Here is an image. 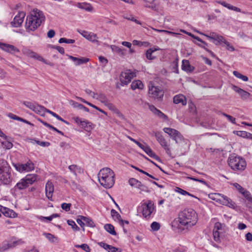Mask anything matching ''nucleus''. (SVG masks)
<instances>
[{"label": "nucleus", "instance_id": "nucleus-1", "mask_svg": "<svg viewBox=\"0 0 252 252\" xmlns=\"http://www.w3.org/2000/svg\"><path fill=\"white\" fill-rule=\"evenodd\" d=\"M177 226L179 231H182L191 227L197 222L198 217L196 212L192 209H185L179 214Z\"/></svg>", "mask_w": 252, "mask_h": 252}, {"label": "nucleus", "instance_id": "nucleus-2", "mask_svg": "<svg viewBox=\"0 0 252 252\" xmlns=\"http://www.w3.org/2000/svg\"><path fill=\"white\" fill-rule=\"evenodd\" d=\"M45 17L42 11L34 9L30 15L27 17L26 29L28 32L35 31L45 21Z\"/></svg>", "mask_w": 252, "mask_h": 252}, {"label": "nucleus", "instance_id": "nucleus-3", "mask_svg": "<svg viewBox=\"0 0 252 252\" xmlns=\"http://www.w3.org/2000/svg\"><path fill=\"white\" fill-rule=\"evenodd\" d=\"M98 181L100 185L106 189L112 188L115 183V173L108 167L101 169L98 175Z\"/></svg>", "mask_w": 252, "mask_h": 252}, {"label": "nucleus", "instance_id": "nucleus-4", "mask_svg": "<svg viewBox=\"0 0 252 252\" xmlns=\"http://www.w3.org/2000/svg\"><path fill=\"white\" fill-rule=\"evenodd\" d=\"M1 164L0 166V182L3 185H8L12 181L10 167L4 160H2Z\"/></svg>", "mask_w": 252, "mask_h": 252}, {"label": "nucleus", "instance_id": "nucleus-5", "mask_svg": "<svg viewBox=\"0 0 252 252\" xmlns=\"http://www.w3.org/2000/svg\"><path fill=\"white\" fill-rule=\"evenodd\" d=\"M229 166L234 170H244L246 167V162L242 158L235 154L231 155L228 159Z\"/></svg>", "mask_w": 252, "mask_h": 252}, {"label": "nucleus", "instance_id": "nucleus-6", "mask_svg": "<svg viewBox=\"0 0 252 252\" xmlns=\"http://www.w3.org/2000/svg\"><path fill=\"white\" fill-rule=\"evenodd\" d=\"M37 175L36 174H28L21 179L14 187V189L23 190L27 188L37 180Z\"/></svg>", "mask_w": 252, "mask_h": 252}, {"label": "nucleus", "instance_id": "nucleus-7", "mask_svg": "<svg viewBox=\"0 0 252 252\" xmlns=\"http://www.w3.org/2000/svg\"><path fill=\"white\" fill-rule=\"evenodd\" d=\"M142 213L145 218H149L155 209L154 203L150 200L143 203L141 206Z\"/></svg>", "mask_w": 252, "mask_h": 252}, {"label": "nucleus", "instance_id": "nucleus-8", "mask_svg": "<svg viewBox=\"0 0 252 252\" xmlns=\"http://www.w3.org/2000/svg\"><path fill=\"white\" fill-rule=\"evenodd\" d=\"M164 93L163 90L158 87L152 86L149 90V96L158 100L162 99Z\"/></svg>", "mask_w": 252, "mask_h": 252}, {"label": "nucleus", "instance_id": "nucleus-9", "mask_svg": "<svg viewBox=\"0 0 252 252\" xmlns=\"http://www.w3.org/2000/svg\"><path fill=\"white\" fill-rule=\"evenodd\" d=\"M15 169L20 172H29L33 170L34 168L33 163L30 160L23 164L16 163L14 164Z\"/></svg>", "mask_w": 252, "mask_h": 252}, {"label": "nucleus", "instance_id": "nucleus-10", "mask_svg": "<svg viewBox=\"0 0 252 252\" xmlns=\"http://www.w3.org/2000/svg\"><path fill=\"white\" fill-rule=\"evenodd\" d=\"M72 119L79 126L87 131H90L94 128L92 123L87 120L82 119L78 117H74Z\"/></svg>", "mask_w": 252, "mask_h": 252}, {"label": "nucleus", "instance_id": "nucleus-11", "mask_svg": "<svg viewBox=\"0 0 252 252\" xmlns=\"http://www.w3.org/2000/svg\"><path fill=\"white\" fill-rule=\"evenodd\" d=\"M163 131L169 134L176 143H179L182 141L183 136L177 130L169 127H165L163 128Z\"/></svg>", "mask_w": 252, "mask_h": 252}, {"label": "nucleus", "instance_id": "nucleus-12", "mask_svg": "<svg viewBox=\"0 0 252 252\" xmlns=\"http://www.w3.org/2000/svg\"><path fill=\"white\" fill-rule=\"evenodd\" d=\"M153 135L156 137L157 141L159 143L162 147L165 150L168 155H171V151L169 145L160 132H154Z\"/></svg>", "mask_w": 252, "mask_h": 252}, {"label": "nucleus", "instance_id": "nucleus-13", "mask_svg": "<svg viewBox=\"0 0 252 252\" xmlns=\"http://www.w3.org/2000/svg\"><path fill=\"white\" fill-rule=\"evenodd\" d=\"M221 196L220 199H216L217 202H219L223 205H225L229 208L235 209L236 207V203L233 201L230 198L223 194H218Z\"/></svg>", "mask_w": 252, "mask_h": 252}, {"label": "nucleus", "instance_id": "nucleus-14", "mask_svg": "<svg viewBox=\"0 0 252 252\" xmlns=\"http://www.w3.org/2000/svg\"><path fill=\"white\" fill-rule=\"evenodd\" d=\"M149 156L155 159L159 162L161 161L160 158L151 149V148L146 144H142L141 147H140Z\"/></svg>", "mask_w": 252, "mask_h": 252}, {"label": "nucleus", "instance_id": "nucleus-15", "mask_svg": "<svg viewBox=\"0 0 252 252\" xmlns=\"http://www.w3.org/2000/svg\"><path fill=\"white\" fill-rule=\"evenodd\" d=\"M0 48L9 53L14 54L17 52H19V50L14 46L6 43L0 42Z\"/></svg>", "mask_w": 252, "mask_h": 252}, {"label": "nucleus", "instance_id": "nucleus-16", "mask_svg": "<svg viewBox=\"0 0 252 252\" xmlns=\"http://www.w3.org/2000/svg\"><path fill=\"white\" fill-rule=\"evenodd\" d=\"M133 77V74L132 73L122 72L120 76L121 85L124 86L127 85L131 81Z\"/></svg>", "mask_w": 252, "mask_h": 252}, {"label": "nucleus", "instance_id": "nucleus-17", "mask_svg": "<svg viewBox=\"0 0 252 252\" xmlns=\"http://www.w3.org/2000/svg\"><path fill=\"white\" fill-rule=\"evenodd\" d=\"M78 32H79L83 37L87 39L88 40L92 41V42H97L96 34L93 33L89 32L87 31H82L80 30H77Z\"/></svg>", "mask_w": 252, "mask_h": 252}, {"label": "nucleus", "instance_id": "nucleus-18", "mask_svg": "<svg viewBox=\"0 0 252 252\" xmlns=\"http://www.w3.org/2000/svg\"><path fill=\"white\" fill-rule=\"evenodd\" d=\"M232 89L235 92L238 93L241 96V98L243 100H246L248 99L251 95V94L249 92L241 89L240 88L234 85H232Z\"/></svg>", "mask_w": 252, "mask_h": 252}, {"label": "nucleus", "instance_id": "nucleus-19", "mask_svg": "<svg viewBox=\"0 0 252 252\" xmlns=\"http://www.w3.org/2000/svg\"><path fill=\"white\" fill-rule=\"evenodd\" d=\"M25 15V13L24 12H19L14 17L13 21L11 22L12 25L15 27H18L21 26L23 22Z\"/></svg>", "mask_w": 252, "mask_h": 252}, {"label": "nucleus", "instance_id": "nucleus-20", "mask_svg": "<svg viewBox=\"0 0 252 252\" xmlns=\"http://www.w3.org/2000/svg\"><path fill=\"white\" fill-rule=\"evenodd\" d=\"M54 190V185L52 183L48 181L45 186L46 196L50 200H52V196Z\"/></svg>", "mask_w": 252, "mask_h": 252}, {"label": "nucleus", "instance_id": "nucleus-21", "mask_svg": "<svg viewBox=\"0 0 252 252\" xmlns=\"http://www.w3.org/2000/svg\"><path fill=\"white\" fill-rule=\"evenodd\" d=\"M205 36H207L209 39H213L216 41L215 44L216 45H219L223 41V37L217 34L215 32H211L210 35L203 34Z\"/></svg>", "mask_w": 252, "mask_h": 252}, {"label": "nucleus", "instance_id": "nucleus-22", "mask_svg": "<svg viewBox=\"0 0 252 252\" xmlns=\"http://www.w3.org/2000/svg\"><path fill=\"white\" fill-rule=\"evenodd\" d=\"M66 56L68 57V59L74 62L75 65H79L82 64L86 63L89 61V59L87 58L82 57L78 58L69 55H66Z\"/></svg>", "mask_w": 252, "mask_h": 252}, {"label": "nucleus", "instance_id": "nucleus-23", "mask_svg": "<svg viewBox=\"0 0 252 252\" xmlns=\"http://www.w3.org/2000/svg\"><path fill=\"white\" fill-rule=\"evenodd\" d=\"M173 102L175 104H179L181 103L183 105L187 104L186 97L183 94H180L176 95L173 98Z\"/></svg>", "mask_w": 252, "mask_h": 252}, {"label": "nucleus", "instance_id": "nucleus-24", "mask_svg": "<svg viewBox=\"0 0 252 252\" xmlns=\"http://www.w3.org/2000/svg\"><path fill=\"white\" fill-rule=\"evenodd\" d=\"M182 68L186 72H191L194 70V67L190 64L189 61L184 60L182 61Z\"/></svg>", "mask_w": 252, "mask_h": 252}, {"label": "nucleus", "instance_id": "nucleus-25", "mask_svg": "<svg viewBox=\"0 0 252 252\" xmlns=\"http://www.w3.org/2000/svg\"><path fill=\"white\" fill-rule=\"evenodd\" d=\"M216 2L219 4L222 5L224 7L227 8L229 9L232 10H234L236 12H241L240 8L235 7V6H232L231 4L226 3L224 1L216 0Z\"/></svg>", "mask_w": 252, "mask_h": 252}, {"label": "nucleus", "instance_id": "nucleus-26", "mask_svg": "<svg viewBox=\"0 0 252 252\" xmlns=\"http://www.w3.org/2000/svg\"><path fill=\"white\" fill-rule=\"evenodd\" d=\"M111 49L113 52L118 54L121 56H123L126 55V50L124 48H120L118 46L113 45L111 46Z\"/></svg>", "mask_w": 252, "mask_h": 252}, {"label": "nucleus", "instance_id": "nucleus-27", "mask_svg": "<svg viewBox=\"0 0 252 252\" xmlns=\"http://www.w3.org/2000/svg\"><path fill=\"white\" fill-rule=\"evenodd\" d=\"M144 87V85L142 82L140 80H135L132 82L131 84V88L133 90L137 89H142Z\"/></svg>", "mask_w": 252, "mask_h": 252}, {"label": "nucleus", "instance_id": "nucleus-28", "mask_svg": "<svg viewBox=\"0 0 252 252\" xmlns=\"http://www.w3.org/2000/svg\"><path fill=\"white\" fill-rule=\"evenodd\" d=\"M151 110L156 115L158 116L160 118L166 119L167 118V116L166 115L163 114L161 111L159 110L158 109L154 106L152 105L150 107Z\"/></svg>", "mask_w": 252, "mask_h": 252}, {"label": "nucleus", "instance_id": "nucleus-29", "mask_svg": "<svg viewBox=\"0 0 252 252\" xmlns=\"http://www.w3.org/2000/svg\"><path fill=\"white\" fill-rule=\"evenodd\" d=\"M68 169L75 177H77V172H81V168L77 165L72 164L68 166Z\"/></svg>", "mask_w": 252, "mask_h": 252}, {"label": "nucleus", "instance_id": "nucleus-30", "mask_svg": "<svg viewBox=\"0 0 252 252\" xmlns=\"http://www.w3.org/2000/svg\"><path fill=\"white\" fill-rule=\"evenodd\" d=\"M46 110H47V109L44 106L40 105H37L35 106L33 111L37 114H40L41 116H43L44 115V113L45 112H46Z\"/></svg>", "mask_w": 252, "mask_h": 252}, {"label": "nucleus", "instance_id": "nucleus-31", "mask_svg": "<svg viewBox=\"0 0 252 252\" xmlns=\"http://www.w3.org/2000/svg\"><path fill=\"white\" fill-rule=\"evenodd\" d=\"M2 214L7 217L15 218L17 216V214L14 211L8 208H6Z\"/></svg>", "mask_w": 252, "mask_h": 252}, {"label": "nucleus", "instance_id": "nucleus-32", "mask_svg": "<svg viewBox=\"0 0 252 252\" xmlns=\"http://www.w3.org/2000/svg\"><path fill=\"white\" fill-rule=\"evenodd\" d=\"M82 220L84 221L85 225H87L89 227H94L95 224L92 219L86 217H82Z\"/></svg>", "mask_w": 252, "mask_h": 252}, {"label": "nucleus", "instance_id": "nucleus-33", "mask_svg": "<svg viewBox=\"0 0 252 252\" xmlns=\"http://www.w3.org/2000/svg\"><path fill=\"white\" fill-rule=\"evenodd\" d=\"M28 55L31 58L35 59L38 61H42L44 63H46L45 60L41 56H40V55L33 51H29L28 52Z\"/></svg>", "mask_w": 252, "mask_h": 252}, {"label": "nucleus", "instance_id": "nucleus-34", "mask_svg": "<svg viewBox=\"0 0 252 252\" xmlns=\"http://www.w3.org/2000/svg\"><path fill=\"white\" fill-rule=\"evenodd\" d=\"M10 248H12L11 244L7 241H4L0 245V252H4Z\"/></svg>", "mask_w": 252, "mask_h": 252}, {"label": "nucleus", "instance_id": "nucleus-35", "mask_svg": "<svg viewBox=\"0 0 252 252\" xmlns=\"http://www.w3.org/2000/svg\"><path fill=\"white\" fill-rule=\"evenodd\" d=\"M104 229L110 234L113 235H116V232L115 231L114 227L111 224H109V223L106 224L104 225Z\"/></svg>", "mask_w": 252, "mask_h": 252}, {"label": "nucleus", "instance_id": "nucleus-36", "mask_svg": "<svg viewBox=\"0 0 252 252\" xmlns=\"http://www.w3.org/2000/svg\"><path fill=\"white\" fill-rule=\"evenodd\" d=\"M78 6L80 8L85 9L87 11H91L93 9L90 4L86 3H78Z\"/></svg>", "mask_w": 252, "mask_h": 252}, {"label": "nucleus", "instance_id": "nucleus-37", "mask_svg": "<svg viewBox=\"0 0 252 252\" xmlns=\"http://www.w3.org/2000/svg\"><path fill=\"white\" fill-rule=\"evenodd\" d=\"M96 99L99 100L101 103L105 104L109 100L106 97V95L102 93L97 94L96 95L95 98Z\"/></svg>", "mask_w": 252, "mask_h": 252}, {"label": "nucleus", "instance_id": "nucleus-38", "mask_svg": "<svg viewBox=\"0 0 252 252\" xmlns=\"http://www.w3.org/2000/svg\"><path fill=\"white\" fill-rule=\"evenodd\" d=\"M144 3V6L146 7H148L151 8L153 10H156L157 8V6L155 4H154V2L155 0H152L151 2H149L147 0H142Z\"/></svg>", "mask_w": 252, "mask_h": 252}, {"label": "nucleus", "instance_id": "nucleus-39", "mask_svg": "<svg viewBox=\"0 0 252 252\" xmlns=\"http://www.w3.org/2000/svg\"><path fill=\"white\" fill-rule=\"evenodd\" d=\"M233 74L236 77L240 78L244 81H248L249 80V78L247 76L243 75V74H242L241 73L237 71H234Z\"/></svg>", "mask_w": 252, "mask_h": 252}, {"label": "nucleus", "instance_id": "nucleus-40", "mask_svg": "<svg viewBox=\"0 0 252 252\" xmlns=\"http://www.w3.org/2000/svg\"><path fill=\"white\" fill-rule=\"evenodd\" d=\"M128 183L131 186L135 187L136 188H138L140 184V181L134 178H130L128 181Z\"/></svg>", "mask_w": 252, "mask_h": 252}, {"label": "nucleus", "instance_id": "nucleus-41", "mask_svg": "<svg viewBox=\"0 0 252 252\" xmlns=\"http://www.w3.org/2000/svg\"><path fill=\"white\" fill-rule=\"evenodd\" d=\"M67 224L72 227V229L75 231H79L80 228L76 225L75 221L73 220H67Z\"/></svg>", "mask_w": 252, "mask_h": 252}, {"label": "nucleus", "instance_id": "nucleus-42", "mask_svg": "<svg viewBox=\"0 0 252 252\" xmlns=\"http://www.w3.org/2000/svg\"><path fill=\"white\" fill-rule=\"evenodd\" d=\"M111 214L112 217L115 220H117L120 222V221L122 219L121 216L115 210L112 209L111 211Z\"/></svg>", "mask_w": 252, "mask_h": 252}, {"label": "nucleus", "instance_id": "nucleus-43", "mask_svg": "<svg viewBox=\"0 0 252 252\" xmlns=\"http://www.w3.org/2000/svg\"><path fill=\"white\" fill-rule=\"evenodd\" d=\"M69 185L72 189L74 190H81V186L78 185L77 183H76L73 180H71L69 183Z\"/></svg>", "mask_w": 252, "mask_h": 252}, {"label": "nucleus", "instance_id": "nucleus-44", "mask_svg": "<svg viewBox=\"0 0 252 252\" xmlns=\"http://www.w3.org/2000/svg\"><path fill=\"white\" fill-rule=\"evenodd\" d=\"M213 238L214 240L217 243L220 242V233L218 230H213Z\"/></svg>", "mask_w": 252, "mask_h": 252}, {"label": "nucleus", "instance_id": "nucleus-45", "mask_svg": "<svg viewBox=\"0 0 252 252\" xmlns=\"http://www.w3.org/2000/svg\"><path fill=\"white\" fill-rule=\"evenodd\" d=\"M59 42L60 43H65L67 44H73L75 42V40L72 39H67L64 37L61 38Z\"/></svg>", "mask_w": 252, "mask_h": 252}, {"label": "nucleus", "instance_id": "nucleus-46", "mask_svg": "<svg viewBox=\"0 0 252 252\" xmlns=\"http://www.w3.org/2000/svg\"><path fill=\"white\" fill-rule=\"evenodd\" d=\"M153 53V51L152 50V49H148L147 50L146 52V58L150 60H152L155 59V57L152 55V54Z\"/></svg>", "mask_w": 252, "mask_h": 252}, {"label": "nucleus", "instance_id": "nucleus-47", "mask_svg": "<svg viewBox=\"0 0 252 252\" xmlns=\"http://www.w3.org/2000/svg\"><path fill=\"white\" fill-rule=\"evenodd\" d=\"M75 247L81 248L86 252H90L91 251V249L90 248L89 246L86 244H83L81 245H76Z\"/></svg>", "mask_w": 252, "mask_h": 252}, {"label": "nucleus", "instance_id": "nucleus-48", "mask_svg": "<svg viewBox=\"0 0 252 252\" xmlns=\"http://www.w3.org/2000/svg\"><path fill=\"white\" fill-rule=\"evenodd\" d=\"M160 227V224L156 221H154L151 224V227L154 231H158Z\"/></svg>", "mask_w": 252, "mask_h": 252}, {"label": "nucleus", "instance_id": "nucleus-49", "mask_svg": "<svg viewBox=\"0 0 252 252\" xmlns=\"http://www.w3.org/2000/svg\"><path fill=\"white\" fill-rule=\"evenodd\" d=\"M131 167H132L133 168L135 169V170L139 171L140 172L144 174H145L147 176H148V177H150L151 178H154V177L153 176H152V175L149 174L148 173H147V172L134 166V165H131Z\"/></svg>", "mask_w": 252, "mask_h": 252}, {"label": "nucleus", "instance_id": "nucleus-50", "mask_svg": "<svg viewBox=\"0 0 252 252\" xmlns=\"http://www.w3.org/2000/svg\"><path fill=\"white\" fill-rule=\"evenodd\" d=\"M23 104L29 109L33 111L36 105H35L32 102L30 101H24Z\"/></svg>", "mask_w": 252, "mask_h": 252}, {"label": "nucleus", "instance_id": "nucleus-51", "mask_svg": "<svg viewBox=\"0 0 252 252\" xmlns=\"http://www.w3.org/2000/svg\"><path fill=\"white\" fill-rule=\"evenodd\" d=\"M24 243V242L22 239H19L16 241H13L11 244V248H14L17 246L23 244Z\"/></svg>", "mask_w": 252, "mask_h": 252}, {"label": "nucleus", "instance_id": "nucleus-52", "mask_svg": "<svg viewBox=\"0 0 252 252\" xmlns=\"http://www.w3.org/2000/svg\"><path fill=\"white\" fill-rule=\"evenodd\" d=\"M71 206V203H63L61 205V208L62 209L65 211L66 212H68L70 210Z\"/></svg>", "mask_w": 252, "mask_h": 252}, {"label": "nucleus", "instance_id": "nucleus-53", "mask_svg": "<svg viewBox=\"0 0 252 252\" xmlns=\"http://www.w3.org/2000/svg\"><path fill=\"white\" fill-rule=\"evenodd\" d=\"M4 148L6 149H10L13 147V144L9 141H5L1 143Z\"/></svg>", "mask_w": 252, "mask_h": 252}, {"label": "nucleus", "instance_id": "nucleus-54", "mask_svg": "<svg viewBox=\"0 0 252 252\" xmlns=\"http://www.w3.org/2000/svg\"><path fill=\"white\" fill-rule=\"evenodd\" d=\"M44 235L51 242H54L55 240H57V238L55 237L53 235L50 233H44Z\"/></svg>", "mask_w": 252, "mask_h": 252}, {"label": "nucleus", "instance_id": "nucleus-55", "mask_svg": "<svg viewBox=\"0 0 252 252\" xmlns=\"http://www.w3.org/2000/svg\"><path fill=\"white\" fill-rule=\"evenodd\" d=\"M82 217L83 216H79V218H78L76 220L77 222L80 225V226L83 228V231H85L84 228V223L82 220Z\"/></svg>", "mask_w": 252, "mask_h": 252}, {"label": "nucleus", "instance_id": "nucleus-56", "mask_svg": "<svg viewBox=\"0 0 252 252\" xmlns=\"http://www.w3.org/2000/svg\"><path fill=\"white\" fill-rule=\"evenodd\" d=\"M222 115L227 118V119L231 122L233 124L236 123V120L235 118L231 116L230 115H229L227 114H225L224 113H222Z\"/></svg>", "mask_w": 252, "mask_h": 252}, {"label": "nucleus", "instance_id": "nucleus-57", "mask_svg": "<svg viewBox=\"0 0 252 252\" xmlns=\"http://www.w3.org/2000/svg\"><path fill=\"white\" fill-rule=\"evenodd\" d=\"M242 194L244 195L247 201L252 198L251 193L248 190H245Z\"/></svg>", "mask_w": 252, "mask_h": 252}, {"label": "nucleus", "instance_id": "nucleus-58", "mask_svg": "<svg viewBox=\"0 0 252 252\" xmlns=\"http://www.w3.org/2000/svg\"><path fill=\"white\" fill-rule=\"evenodd\" d=\"M234 133H236L238 136L245 138L247 136V132L245 131H234Z\"/></svg>", "mask_w": 252, "mask_h": 252}, {"label": "nucleus", "instance_id": "nucleus-59", "mask_svg": "<svg viewBox=\"0 0 252 252\" xmlns=\"http://www.w3.org/2000/svg\"><path fill=\"white\" fill-rule=\"evenodd\" d=\"M233 186L235 187L236 189H237L239 191V192L241 193H242V192H243L245 190V189L238 183H234L233 184Z\"/></svg>", "mask_w": 252, "mask_h": 252}, {"label": "nucleus", "instance_id": "nucleus-60", "mask_svg": "<svg viewBox=\"0 0 252 252\" xmlns=\"http://www.w3.org/2000/svg\"><path fill=\"white\" fill-rule=\"evenodd\" d=\"M141 189L142 191L149 192L150 191L148 189V188L145 185L142 184L141 182L139 184V186L137 188Z\"/></svg>", "mask_w": 252, "mask_h": 252}, {"label": "nucleus", "instance_id": "nucleus-61", "mask_svg": "<svg viewBox=\"0 0 252 252\" xmlns=\"http://www.w3.org/2000/svg\"><path fill=\"white\" fill-rule=\"evenodd\" d=\"M104 105L111 110L114 111L116 109V107L114 105L111 103L109 100Z\"/></svg>", "mask_w": 252, "mask_h": 252}, {"label": "nucleus", "instance_id": "nucleus-62", "mask_svg": "<svg viewBox=\"0 0 252 252\" xmlns=\"http://www.w3.org/2000/svg\"><path fill=\"white\" fill-rule=\"evenodd\" d=\"M52 48L58 50V52L62 55L64 54V48L62 47L59 46H53Z\"/></svg>", "mask_w": 252, "mask_h": 252}, {"label": "nucleus", "instance_id": "nucleus-63", "mask_svg": "<svg viewBox=\"0 0 252 252\" xmlns=\"http://www.w3.org/2000/svg\"><path fill=\"white\" fill-rule=\"evenodd\" d=\"M223 41H222V43H224L227 46V49L228 50H230L231 51H233L234 50V48L232 46H231L228 42L226 41L224 38L223 39Z\"/></svg>", "mask_w": 252, "mask_h": 252}, {"label": "nucleus", "instance_id": "nucleus-64", "mask_svg": "<svg viewBox=\"0 0 252 252\" xmlns=\"http://www.w3.org/2000/svg\"><path fill=\"white\" fill-rule=\"evenodd\" d=\"M108 252H122V250L110 246V249H108Z\"/></svg>", "mask_w": 252, "mask_h": 252}]
</instances>
